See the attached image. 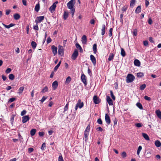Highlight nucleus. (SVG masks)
Here are the masks:
<instances>
[{
  "mask_svg": "<svg viewBox=\"0 0 161 161\" xmlns=\"http://www.w3.org/2000/svg\"><path fill=\"white\" fill-rule=\"evenodd\" d=\"M145 5L146 7H147L149 4V1L147 0H145Z\"/></svg>",
  "mask_w": 161,
  "mask_h": 161,
  "instance_id": "61",
  "label": "nucleus"
},
{
  "mask_svg": "<svg viewBox=\"0 0 161 161\" xmlns=\"http://www.w3.org/2000/svg\"><path fill=\"white\" fill-rule=\"evenodd\" d=\"M141 5L138 6L136 8L135 10L136 13H139L141 11Z\"/></svg>",
  "mask_w": 161,
  "mask_h": 161,
  "instance_id": "21",
  "label": "nucleus"
},
{
  "mask_svg": "<svg viewBox=\"0 0 161 161\" xmlns=\"http://www.w3.org/2000/svg\"><path fill=\"white\" fill-rule=\"evenodd\" d=\"M90 59L92 62L93 64L94 65H95L96 64V61L95 57L92 55H91L90 56Z\"/></svg>",
  "mask_w": 161,
  "mask_h": 161,
  "instance_id": "15",
  "label": "nucleus"
},
{
  "mask_svg": "<svg viewBox=\"0 0 161 161\" xmlns=\"http://www.w3.org/2000/svg\"><path fill=\"white\" fill-rule=\"evenodd\" d=\"M137 29H134L133 31H132L133 35L134 36H136L137 35Z\"/></svg>",
  "mask_w": 161,
  "mask_h": 161,
  "instance_id": "35",
  "label": "nucleus"
},
{
  "mask_svg": "<svg viewBox=\"0 0 161 161\" xmlns=\"http://www.w3.org/2000/svg\"><path fill=\"white\" fill-rule=\"evenodd\" d=\"M71 79L70 76L67 77L66 80V83L69 84L71 81Z\"/></svg>",
  "mask_w": 161,
  "mask_h": 161,
  "instance_id": "41",
  "label": "nucleus"
},
{
  "mask_svg": "<svg viewBox=\"0 0 161 161\" xmlns=\"http://www.w3.org/2000/svg\"><path fill=\"white\" fill-rule=\"evenodd\" d=\"M114 55L113 53H111L109 56L108 58V60L109 61L112 60L114 57Z\"/></svg>",
  "mask_w": 161,
  "mask_h": 161,
  "instance_id": "29",
  "label": "nucleus"
},
{
  "mask_svg": "<svg viewBox=\"0 0 161 161\" xmlns=\"http://www.w3.org/2000/svg\"><path fill=\"white\" fill-rule=\"evenodd\" d=\"M155 113L158 117L161 119V111L159 110H156L155 111Z\"/></svg>",
  "mask_w": 161,
  "mask_h": 161,
  "instance_id": "20",
  "label": "nucleus"
},
{
  "mask_svg": "<svg viewBox=\"0 0 161 161\" xmlns=\"http://www.w3.org/2000/svg\"><path fill=\"white\" fill-rule=\"evenodd\" d=\"M40 4H39V3H38L36 5L35 7V11L37 12H38L40 9Z\"/></svg>",
  "mask_w": 161,
  "mask_h": 161,
  "instance_id": "26",
  "label": "nucleus"
},
{
  "mask_svg": "<svg viewBox=\"0 0 161 161\" xmlns=\"http://www.w3.org/2000/svg\"><path fill=\"white\" fill-rule=\"evenodd\" d=\"M155 144L156 147H159L161 146V143L159 141L157 140L155 141Z\"/></svg>",
  "mask_w": 161,
  "mask_h": 161,
  "instance_id": "25",
  "label": "nucleus"
},
{
  "mask_svg": "<svg viewBox=\"0 0 161 161\" xmlns=\"http://www.w3.org/2000/svg\"><path fill=\"white\" fill-rule=\"evenodd\" d=\"M58 161H64L62 155L59 156L58 158Z\"/></svg>",
  "mask_w": 161,
  "mask_h": 161,
  "instance_id": "52",
  "label": "nucleus"
},
{
  "mask_svg": "<svg viewBox=\"0 0 161 161\" xmlns=\"http://www.w3.org/2000/svg\"><path fill=\"white\" fill-rule=\"evenodd\" d=\"M30 118L29 115L24 116L22 117V122L25 123L28 121Z\"/></svg>",
  "mask_w": 161,
  "mask_h": 161,
  "instance_id": "10",
  "label": "nucleus"
},
{
  "mask_svg": "<svg viewBox=\"0 0 161 161\" xmlns=\"http://www.w3.org/2000/svg\"><path fill=\"white\" fill-rule=\"evenodd\" d=\"M46 147V145L45 143H43L41 149L42 150H45V148Z\"/></svg>",
  "mask_w": 161,
  "mask_h": 161,
  "instance_id": "49",
  "label": "nucleus"
},
{
  "mask_svg": "<svg viewBox=\"0 0 161 161\" xmlns=\"http://www.w3.org/2000/svg\"><path fill=\"white\" fill-rule=\"evenodd\" d=\"M143 44L144 46H147L148 45V42L147 41H145L143 42Z\"/></svg>",
  "mask_w": 161,
  "mask_h": 161,
  "instance_id": "64",
  "label": "nucleus"
},
{
  "mask_svg": "<svg viewBox=\"0 0 161 161\" xmlns=\"http://www.w3.org/2000/svg\"><path fill=\"white\" fill-rule=\"evenodd\" d=\"M68 106H69V103H67L65 106L64 110V112L65 111H67L68 109Z\"/></svg>",
  "mask_w": 161,
  "mask_h": 161,
  "instance_id": "42",
  "label": "nucleus"
},
{
  "mask_svg": "<svg viewBox=\"0 0 161 161\" xmlns=\"http://www.w3.org/2000/svg\"><path fill=\"white\" fill-rule=\"evenodd\" d=\"M44 133L43 131L39 132V135L40 136H43L44 135Z\"/></svg>",
  "mask_w": 161,
  "mask_h": 161,
  "instance_id": "60",
  "label": "nucleus"
},
{
  "mask_svg": "<svg viewBox=\"0 0 161 161\" xmlns=\"http://www.w3.org/2000/svg\"><path fill=\"white\" fill-rule=\"evenodd\" d=\"M82 43L84 44H86L87 38L86 35H83L81 38Z\"/></svg>",
  "mask_w": 161,
  "mask_h": 161,
  "instance_id": "16",
  "label": "nucleus"
},
{
  "mask_svg": "<svg viewBox=\"0 0 161 161\" xmlns=\"http://www.w3.org/2000/svg\"><path fill=\"white\" fill-rule=\"evenodd\" d=\"M58 3V1H56L54 2L53 5L49 8V9L50 11L52 13L55 10V8L56 7V4Z\"/></svg>",
  "mask_w": 161,
  "mask_h": 161,
  "instance_id": "4",
  "label": "nucleus"
},
{
  "mask_svg": "<svg viewBox=\"0 0 161 161\" xmlns=\"http://www.w3.org/2000/svg\"><path fill=\"white\" fill-rule=\"evenodd\" d=\"M105 119L106 123L109 125L111 122V120L109 115L107 114H106L105 115Z\"/></svg>",
  "mask_w": 161,
  "mask_h": 161,
  "instance_id": "8",
  "label": "nucleus"
},
{
  "mask_svg": "<svg viewBox=\"0 0 161 161\" xmlns=\"http://www.w3.org/2000/svg\"><path fill=\"white\" fill-rule=\"evenodd\" d=\"M36 132V130L35 129H31L30 131V134L31 136H33L35 135Z\"/></svg>",
  "mask_w": 161,
  "mask_h": 161,
  "instance_id": "27",
  "label": "nucleus"
},
{
  "mask_svg": "<svg viewBox=\"0 0 161 161\" xmlns=\"http://www.w3.org/2000/svg\"><path fill=\"white\" fill-rule=\"evenodd\" d=\"M14 19L16 20L19 19L20 18V15L18 14H15L14 15Z\"/></svg>",
  "mask_w": 161,
  "mask_h": 161,
  "instance_id": "28",
  "label": "nucleus"
},
{
  "mask_svg": "<svg viewBox=\"0 0 161 161\" xmlns=\"http://www.w3.org/2000/svg\"><path fill=\"white\" fill-rule=\"evenodd\" d=\"M142 124L141 123H137L135 124V126L136 127L140 128L142 126Z\"/></svg>",
  "mask_w": 161,
  "mask_h": 161,
  "instance_id": "43",
  "label": "nucleus"
},
{
  "mask_svg": "<svg viewBox=\"0 0 161 161\" xmlns=\"http://www.w3.org/2000/svg\"><path fill=\"white\" fill-rule=\"evenodd\" d=\"M93 100L94 103L95 104L99 103L100 101V100L96 95H95L93 97Z\"/></svg>",
  "mask_w": 161,
  "mask_h": 161,
  "instance_id": "9",
  "label": "nucleus"
},
{
  "mask_svg": "<svg viewBox=\"0 0 161 161\" xmlns=\"http://www.w3.org/2000/svg\"><path fill=\"white\" fill-rule=\"evenodd\" d=\"M128 7V6L127 5H125L122 8V12H125L126 11L127 8Z\"/></svg>",
  "mask_w": 161,
  "mask_h": 161,
  "instance_id": "46",
  "label": "nucleus"
},
{
  "mask_svg": "<svg viewBox=\"0 0 161 161\" xmlns=\"http://www.w3.org/2000/svg\"><path fill=\"white\" fill-rule=\"evenodd\" d=\"M134 65L136 66H140V62L139 60L136 59L134 61Z\"/></svg>",
  "mask_w": 161,
  "mask_h": 161,
  "instance_id": "19",
  "label": "nucleus"
},
{
  "mask_svg": "<svg viewBox=\"0 0 161 161\" xmlns=\"http://www.w3.org/2000/svg\"><path fill=\"white\" fill-rule=\"evenodd\" d=\"M97 122L100 125H102L103 124L102 121L100 118L98 119L97 120Z\"/></svg>",
  "mask_w": 161,
  "mask_h": 161,
  "instance_id": "53",
  "label": "nucleus"
},
{
  "mask_svg": "<svg viewBox=\"0 0 161 161\" xmlns=\"http://www.w3.org/2000/svg\"><path fill=\"white\" fill-rule=\"evenodd\" d=\"M31 45L33 48L35 49L36 47L37 44L35 42L32 41L31 43Z\"/></svg>",
  "mask_w": 161,
  "mask_h": 161,
  "instance_id": "33",
  "label": "nucleus"
},
{
  "mask_svg": "<svg viewBox=\"0 0 161 161\" xmlns=\"http://www.w3.org/2000/svg\"><path fill=\"white\" fill-rule=\"evenodd\" d=\"M68 15H69L68 11H64V15H63L64 19V20H66L68 17Z\"/></svg>",
  "mask_w": 161,
  "mask_h": 161,
  "instance_id": "18",
  "label": "nucleus"
},
{
  "mask_svg": "<svg viewBox=\"0 0 161 161\" xmlns=\"http://www.w3.org/2000/svg\"><path fill=\"white\" fill-rule=\"evenodd\" d=\"M3 25L5 28L8 29H9L10 27L14 26L15 25L13 23H11L8 25H6L3 23Z\"/></svg>",
  "mask_w": 161,
  "mask_h": 161,
  "instance_id": "22",
  "label": "nucleus"
},
{
  "mask_svg": "<svg viewBox=\"0 0 161 161\" xmlns=\"http://www.w3.org/2000/svg\"><path fill=\"white\" fill-rule=\"evenodd\" d=\"M121 155L123 158H125L127 156L126 153L125 152H122L121 154Z\"/></svg>",
  "mask_w": 161,
  "mask_h": 161,
  "instance_id": "48",
  "label": "nucleus"
},
{
  "mask_svg": "<svg viewBox=\"0 0 161 161\" xmlns=\"http://www.w3.org/2000/svg\"><path fill=\"white\" fill-rule=\"evenodd\" d=\"M48 91V88L47 86L45 87L42 90L41 92L42 93H45Z\"/></svg>",
  "mask_w": 161,
  "mask_h": 161,
  "instance_id": "40",
  "label": "nucleus"
},
{
  "mask_svg": "<svg viewBox=\"0 0 161 161\" xmlns=\"http://www.w3.org/2000/svg\"><path fill=\"white\" fill-rule=\"evenodd\" d=\"M51 49L54 56H55L57 53V47L54 45H53L51 47Z\"/></svg>",
  "mask_w": 161,
  "mask_h": 161,
  "instance_id": "11",
  "label": "nucleus"
},
{
  "mask_svg": "<svg viewBox=\"0 0 161 161\" xmlns=\"http://www.w3.org/2000/svg\"><path fill=\"white\" fill-rule=\"evenodd\" d=\"M110 93L112 98L113 99V100H115V97L114 96L113 92L112 91H110Z\"/></svg>",
  "mask_w": 161,
  "mask_h": 161,
  "instance_id": "45",
  "label": "nucleus"
},
{
  "mask_svg": "<svg viewBox=\"0 0 161 161\" xmlns=\"http://www.w3.org/2000/svg\"><path fill=\"white\" fill-rule=\"evenodd\" d=\"M78 55V51L77 49H75L72 55L71 58L73 60H74L77 58Z\"/></svg>",
  "mask_w": 161,
  "mask_h": 161,
  "instance_id": "5",
  "label": "nucleus"
},
{
  "mask_svg": "<svg viewBox=\"0 0 161 161\" xmlns=\"http://www.w3.org/2000/svg\"><path fill=\"white\" fill-rule=\"evenodd\" d=\"M136 75L138 77L141 78L144 76V74L143 73L140 72L137 73Z\"/></svg>",
  "mask_w": 161,
  "mask_h": 161,
  "instance_id": "32",
  "label": "nucleus"
},
{
  "mask_svg": "<svg viewBox=\"0 0 161 161\" xmlns=\"http://www.w3.org/2000/svg\"><path fill=\"white\" fill-rule=\"evenodd\" d=\"M105 25L103 24L102 25V27L101 30V34L103 36L105 34Z\"/></svg>",
  "mask_w": 161,
  "mask_h": 161,
  "instance_id": "31",
  "label": "nucleus"
},
{
  "mask_svg": "<svg viewBox=\"0 0 161 161\" xmlns=\"http://www.w3.org/2000/svg\"><path fill=\"white\" fill-rule=\"evenodd\" d=\"M142 147L141 146H139L138 148L137 152V154L139 155L142 149Z\"/></svg>",
  "mask_w": 161,
  "mask_h": 161,
  "instance_id": "34",
  "label": "nucleus"
},
{
  "mask_svg": "<svg viewBox=\"0 0 161 161\" xmlns=\"http://www.w3.org/2000/svg\"><path fill=\"white\" fill-rule=\"evenodd\" d=\"M58 83L57 81H54L52 85V87L53 90H55L58 87Z\"/></svg>",
  "mask_w": 161,
  "mask_h": 161,
  "instance_id": "17",
  "label": "nucleus"
},
{
  "mask_svg": "<svg viewBox=\"0 0 161 161\" xmlns=\"http://www.w3.org/2000/svg\"><path fill=\"white\" fill-rule=\"evenodd\" d=\"M97 44L96 43L93 44V53H94L96 54L97 52Z\"/></svg>",
  "mask_w": 161,
  "mask_h": 161,
  "instance_id": "24",
  "label": "nucleus"
},
{
  "mask_svg": "<svg viewBox=\"0 0 161 161\" xmlns=\"http://www.w3.org/2000/svg\"><path fill=\"white\" fill-rule=\"evenodd\" d=\"M44 19V16L37 17L36 18V19L35 20V22L36 24H37L38 23H40L42 20H43Z\"/></svg>",
  "mask_w": 161,
  "mask_h": 161,
  "instance_id": "6",
  "label": "nucleus"
},
{
  "mask_svg": "<svg viewBox=\"0 0 161 161\" xmlns=\"http://www.w3.org/2000/svg\"><path fill=\"white\" fill-rule=\"evenodd\" d=\"M81 79L85 86H86L87 84V82H86V77L84 74H82L81 77Z\"/></svg>",
  "mask_w": 161,
  "mask_h": 161,
  "instance_id": "7",
  "label": "nucleus"
},
{
  "mask_svg": "<svg viewBox=\"0 0 161 161\" xmlns=\"http://www.w3.org/2000/svg\"><path fill=\"white\" fill-rule=\"evenodd\" d=\"M112 31H113V28H110L109 30V37H111L112 35Z\"/></svg>",
  "mask_w": 161,
  "mask_h": 161,
  "instance_id": "51",
  "label": "nucleus"
},
{
  "mask_svg": "<svg viewBox=\"0 0 161 161\" xmlns=\"http://www.w3.org/2000/svg\"><path fill=\"white\" fill-rule=\"evenodd\" d=\"M8 77L10 80H13L14 79V76L13 74H11L9 75Z\"/></svg>",
  "mask_w": 161,
  "mask_h": 161,
  "instance_id": "38",
  "label": "nucleus"
},
{
  "mask_svg": "<svg viewBox=\"0 0 161 161\" xmlns=\"http://www.w3.org/2000/svg\"><path fill=\"white\" fill-rule=\"evenodd\" d=\"M136 2V0H131L130 2V7H133Z\"/></svg>",
  "mask_w": 161,
  "mask_h": 161,
  "instance_id": "39",
  "label": "nucleus"
},
{
  "mask_svg": "<svg viewBox=\"0 0 161 161\" xmlns=\"http://www.w3.org/2000/svg\"><path fill=\"white\" fill-rule=\"evenodd\" d=\"M47 98V97H45L43 96L42 99L40 101L41 103H43L45 101V100Z\"/></svg>",
  "mask_w": 161,
  "mask_h": 161,
  "instance_id": "47",
  "label": "nucleus"
},
{
  "mask_svg": "<svg viewBox=\"0 0 161 161\" xmlns=\"http://www.w3.org/2000/svg\"><path fill=\"white\" fill-rule=\"evenodd\" d=\"M151 156V153L150 152H147L146 154V157L148 158L150 157Z\"/></svg>",
  "mask_w": 161,
  "mask_h": 161,
  "instance_id": "54",
  "label": "nucleus"
},
{
  "mask_svg": "<svg viewBox=\"0 0 161 161\" xmlns=\"http://www.w3.org/2000/svg\"><path fill=\"white\" fill-rule=\"evenodd\" d=\"M135 76L132 74H128L126 77V81L127 83H131L134 80Z\"/></svg>",
  "mask_w": 161,
  "mask_h": 161,
  "instance_id": "3",
  "label": "nucleus"
},
{
  "mask_svg": "<svg viewBox=\"0 0 161 161\" xmlns=\"http://www.w3.org/2000/svg\"><path fill=\"white\" fill-rule=\"evenodd\" d=\"M144 99L146 100L150 101L151 100V98L147 96H145L144 97Z\"/></svg>",
  "mask_w": 161,
  "mask_h": 161,
  "instance_id": "56",
  "label": "nucleus"
},
{
  "mask_svg": "<svg viewBox=\"0 0 161 161\" xmlns=\"http://www.w3.org/2000/svg\"><path fill=\"white\" fill-rule=\"evenodd\" d=\"M121 55L123 57L125 56L126 55L125 53L124 50L122 48L121 49Z\"/></svg>",
  "mask_w": 161,
  "mask_h": 161,
  "instance_id": "30",
  "label": "nucleus"
},
{
  "mask_svg": "<svg viewBox=\"0 0 161 161\" xmlns=\"http://www.w3.org/2000/svg\"><path fill=\"white\" fill-rule=\"evenodd\" d=\"M14 114H12L11 115L10 118V121L11 123H13L14 120Z\"/></svg>",
  "mask_w": 161,
  "mask_h": 161,
  "instance_id": "57",
  "label": "nucleus"
},
{
  "mask_svg": "<svg viewBox=\"0 0 161 161\" xmlns=\"http://www.w3.org/2000/svg\"><path fill=\"white\" fill-rule=\"evenodd\" d=\"M24 87H23V86L20 87L19 88V89L18 90V93H19L20 94L21 93L23 92V91L24 90Z\"/></svg>",
  "mask_w": 161,
  "mask_h": 161,
  "instance_id": "36",
  "label": "nucleus"
},
{
  "mask_svg": "<svg viewBox=\"0 0 161 161\" xmlns=\"http://www.w3.org/2000/svg\"><path fill=\"white\" fill-rule=\"evenodd\" d=\"M136 105L139 108H140V109H143V107H142V104L140 103H137L136 104Z\"/></svg>",
  "mask_w": 161,
  "mask_h": 161,
  "instance_id": "37",
  "label": "nucleus"
},
{
  "mask_svg": "<svg viewBox=\"0 0 161 161\" xmlns=\"http://www.w3.org/2000/svg\"><path fill=\"white\" fill-rule=\"evenodd\" d=\"M26 113V111L25 110H24L23 111H22L21 113V116H23L25 115Z\"/></svg>",
  "mask_w": 161,
  "mask_h": 161,
  "instance_id": "59",
  "label": "nucleus"
},
{
  "mask_svg": "<svg viewBox=\"0 0 161 161\" xmlns=\"http://www.w3.org/2000/svg\"><path fill=\"white\" fill-rule=\"evenodd\" d=\"M146 87V85L145 84H143L141 85L140 86V89L142 90H143Z\"/></svg>",
  "mask_w": 161,
  "mask_h": 161,
  "instance_id": "44",
  "label": "nucleus"
},
{
  "mask_svg": "<svg viewBox=\"0 0 161 161\" xmlns=\"http://www.w3.org/2000/svg\"><path fill=\"white\" fill-rule=\"evenodd\" d=\"M12 70L10 68H8L5 71V72L7 74L10 73L11 71Z\"/></svg>",
  "mask_w": 161,
  "mask_h": 161,
  "instance_id": "55",
  "label": "nucleus"
},
{
  "mask_svg": "<svg viewBox=\"0 0 161 161\" xmlns=\"http://www.w3.org/2000/svg\"><path fill=\"white\" fill-rule=\"evenodd\" d=\"M76 105H78L77 106L80 108H81L84 105V103L83 102H81V101L80 99H79L77 102V103L76 104Z\"/></svg>",
  "mask_w": 161,
  "mask_h": 161,
  "instance_id": "13",
  "label": "nucleus"
},
{
  "mask_svg": "<svg viewBox=\"0 0 161 161\" xmlns=\"http://www.w3.org/2000/svg\"><path fill=\"white\" fill-rule=\"evenodd\" d=\"M16 100V99L15 98L12 97L10 98L9 100H8V103H10L12 102H14Z\"/></svg>",
  "mask_w": 161,
  "mask_h": 161,
  "instance_id": "50",
  "label": "nucleus"
},
{
  "mask_svg": "<svg viewBox=\"0 0 161 161\" xmlns=\"http://www.w3.org/2000/svg\"><path fill=\"white\" fill-rule=\"evenodd\" d=\"M142 136L147 141H149L150 140L149 138L148 135L145 133H142Z\"/></svg>",
  "mask_w": 161,
  "mask_h": 161,
  "instance_id": "23",
  "label": "nucleus"
},
{
  "mask_svg": "<svg viewBox=\"0 0 161 161\" xmlns=\"http://www.w3.org/2000/svg\"><path fill=\"white\" fill-rule=\"evenodd\" d=\"M34 151V149L33 148H29L28 149V151L29 153H31Z\"/></svg>",
  "mask_w": 161,
  "mask_h": 161,
  "instance_id": "62",
  "label": "nucleus"
},
{
  "mask_svg": "<svg viewBox=\"0 0 161 161\" xmlns=\"http://www.w3.org/2000/svg\"><path fill=\"white\" fill-rule=\"evenodd\" d=\"M58 53L59 55H63L64 54V49L62 46L60 45L58 46Z\"/></svg>",
  "mask_w": 161,
  "mask_h": 161,
  "instance_id": "12",
  "label": "nucleus"
},
{
  "mask_svg": "<svg viewBox=\"0 0 161 161\" xmlns=\"http://www.w3.org/2000/svg\"><path fill=\"white\" fill-rule=\"evenodd\" d=\"M47 43H50L52 41V39L50 37H47Z\"/></svg>",
  "mask_w": 161,
  "mask_h": 161,
  "instance_id": "58",
  "label": "nucleus"
},
{
  "mask_svg": "<svg viewBox=\"0 0 161 161\" xmlns=\"http://www.w3.org/2000/svg\"><path fill=\"white\" fill-rule=\"evenodd\" d=\"M11 12V10L10 9H7L6 10V14L7 15H8L10 12Z\"/></svg>",
  "mask_w": 161,
  "mask_h": 161,
  "instance_id": "63",
  "label": "nucleus"
},
{
  "mask_svg": "<svg viewBox=\"0 0 161 161\" xmlns=\"http://www.w3.org/2000/svg\"><path fill=\"white\" fill-rule=\"evenodd\" d=\"M107 101L110 105H113V101L110 98V97L108 96H107Z\"/></svg>",
  "mask_w": 161,
  "mask_h": 161,
  "instance_id": "14",
  "label": "nucleus"
},
{
  "mask_svg": "<svg viewBox=\"0 0 161 161\" xmlns=\"http://www.w3.org/2000/svg\"><path fill=\"white\" fill-rule=\"evenodd\" d=\"M90 129V125H89L86 127L84 132V139L85 141L86 142L88 139L89 132Z\"/></svg>",
  "mask_w": 161,
  "mask_h": 161,
  "instance_id": "2",
  "label": "nucleus"
},
{
  "mask_svg": "<svg viewBox=\"0 0 161 161\" xmlns=\"http://www.w3.org/2000/svg\"><path fill=\"white\" fill-rule=\"evenodd\" d=\"M75 3L74 0H71L67 3V7L70 9V12L71 14L72 17L74 16L75 12V9L74 8Z\"/></svg>",
  "mask_w": 161,
  "mask_h": 161,
  "instance_id": "1",
  "label": "nucleus"
}]
</instances>
